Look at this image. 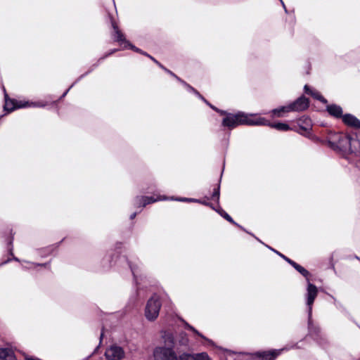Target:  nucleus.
Listing matches in <instances>:
<instances>
[{
    "instance_id": "obj_24",
    "label": "nucleus",
    "mask_w": 360,
    "mask_h": 360,
    "mask_svg": "<svg viewBox=\"0 0 360 360\" xmlns=\"http://www.w3.org/2000/svg\"><path fill=\"white\" fill-rule=\"evenodd\" d=\"M221 216L225 218L227 221H229V222L233 224H236V222L233 220V219L225 212H223L222 213H221Z\"/></svg>"
},
{
    "instance_id": "obj_14",
    "label": "nucleus",
    "mask_w": 360,
    "mask_h": 360,
    "mask_svg": "<svg viewBox=\"0 0 360 360\" xmlns=\"http://www.w3.org/2000/svg\"><path fill=\"white\" fill-rule=\"evenodd\" d=\"M0 360H16V358L11 349H0Z\"/></svg>"
},
{
    "instance_id": "obj_8",
    "label": "nucleus",
    "mask_w": 360,
    "mask_h": 360,
    "mask_svg": "<svg viewBox=\"0 0 360 360\" xmlns=\"http://www.w3.org/2000/svg\"><path fill=\"white\" fill-rule=\"evenodd\" d=\"M105 355L108 360H122L124 357L125 352L122 347L115 345L106 349Z\"/></svg>"
},
{
    "instance_id": "obj_18",
    "label": "nucleus",
    "mask_w": 360,
    "mask_h": 360,
    "mask_svg": "<svg viewBox=\"0 0 360 360\" xmlns=\"http://www.w3.org/2000/svg\"><path fill=\"white\" fill-rule=\"evenodd\" d=\"M185 326H186V328L188 330H191V331H193L194 333H195L196 335H198L199 337H200L201 338L208 341V342H210V340H208L207 338H206L202 334H201L200 333H199L195 328H194L192 326L189 325L188 323H185Z\"/></svg>"
},
{
    "instance_id": "obj_10",
    "label": "nucleus",
    "mask_w": 360,
    "mask_h": 360,
    "mask_svg": "<svg viewBox=\"0 0 360 360\" xmlns=\"http://www.w3.org/2000/svg\"><path fill=\"white\" fill-rule=\"evenodd\" d=\"M5 99H6V103H5L4 108L6 110H7L8 112H11L13 110H15V108H24V107L27 106L26 103H18L17 101H15L14 100L7 99L6 94L5 95Z\"/></svg>"
},
{
    "instance_id": "obj_1",
    "label": "nucleus",
    "mask_w": 360,
    "mask_h": 360,
    "mask_svg": "<svg viewBox=\"0 0 360 360\" xmlns=\"http://www.w3.org/2000/svg\"><path fill=\"white\" fill-rule=\"evenodd\" d=\"M222 124L230 129L236 127L240 124L261 125L266 124V119L264 117H255L239 112L236 114L228 113L223 119Z\"/></svg>"
},
{
    "instance_id": "obj_11",
    "label": "nucleus",
    "mask_w": 360,
    "mask_h": 360,
    "mask_svg": "<svg viewBox=\"0 0 360 360\" xmlns=\"http://www.w3.org/2000/svg\"><path fill=\"white\" fill-rule=\"evenodd\" d=\"M343 122L351 127L360 129V121L350 114H346L342 117Z\"/></svg>"
},
{
    "instance_id": "obj_32",
    "label": "nucleus",
    "mask_w": 360,
    "mask_h": 360,
    "mask_svg": "<svg viewBox=\"0 0 360 360\" xmlns=\"http://www.w3.org/2000/svg\"><path fill=\"white\" fill-rule=\"evenodd\" d=\"M115 51H116V49L112 50V52H110L108 55H110V54H112V53H114V52H115Z\"/></svg>"
},
{
    "instance_id": "obj_26",
    "label": "nucleus",
    "mask_w": 360,
    "mask_h": 360,
    "mask_svg": "<svg viewBox=\"0 0 360 360\" xmlns=\"http://www.w3.org/2000/svg\"><path fill=\"white\" fill-rule=\"evenodd\" d=\"M163 70H165L167 72L169 73V75H172L173 77H174L175 78L177 79L178 81H179L180 82H182V80L178 77L176 75H175L172 72H171L170 70H167V68H162Z\"/></svg>"
},
{
    "instance_id": "obj_34",
    "label": "nucleus",
    "mask_w": 360,
    "mask_h": 360,
    "mask_svg": "<svg viewBox=\"0 0 360 360\" xmlns=\"http://www.w3.org/2000/svg\"><path fill=\"white\" fill-rule=\"evenodd\" d=\"M280 1H281V3H282L283 6L285 7L284 4H283V2L282 1V0H280Z\"/></svg>"
},
{
    "instance_id": "obj_9",
    "label": "nucleus",
    "mask_w": 360,
    "mask_h": 360,
    "mask_svg": "<svg viewBox=\"0 0 360 360\" xmlns=\"http://www.w3.org/2000/svg\"><path fill=\"white\" fill-rule=\"evenodd\" d=\"M179 360H211V359L206 352L198 354L184 353L179 356Z\"/></svg>"
},
{
    "instance_id": "obj_31",
    "label": "nucleus",
    "mask_w": 360,
    "mask_h": 360,
    "mask_svg": "<svg viewBox=\"0 0 360 360\" xmlns=\"http://www.w3.org/2000/svg\"><path fill=\"white\" fill-rule=\"evenodd\" d=\"M136 212L133 213V214L130 216V219H133L136 217Z\"/></svg>"
},
{
    "instance_id": "obj_4",
    "label": "nucleus",
    "mask_w": 360,
    "mask_h": 360,
    "mask_svg": "<svg viewBox=\"0 0 360 360\" xmlns=\"http://www.w3.org/2000/svg\"><path fill=\"white\" fill-rule=\"evenodd\" d=\"M337 144L342 150L354 153L356 149H354L353 147L355 148L356 145H359V141L356 139H351L348 136L339 134Z\"/></svg>"
},
{
    "instance_id": "obj_16",
    "label": "nucleus",
    "mask_w": 360,
    "mask_h": 360,
    "mask_svg": "<svg viewBox=\"0 0 360 360\" xmlns=\"http://www.w3.org/2000/svg\"><path fill=\"white\" fill-rule=\"evenodd\" d=\"M160 198H154L153 197L141 196L136 198L137 203L139 206L145 207L146 205L156 202Z\"/></svg>"
},
{
    "instance_id": "obj_5",
    "label": "nucleus",
    "mask_w": 360,
    "mask_h": 360,
    "mask_svg": "<svg viewBox=\"0 0 360 360\" xmlns=\"http://www.w3.org/2000/svg\"><path fill=\"white\" fill-rule=\"evenodd\" d=\"M155 360H179L174 350L169 347H159L153 352Z\"/></svg>"
},
{
    "instance_id": "obj_30",
    "label": "nucleus",
    "mask_w": 360,
    "mask_h": 360,
    "mask_svg": "<svg viewBox=\"0 0 360 360\" xmlns=\"http://www.w3.org/2000/svg\"><path fill=\"white\" fill-rule=\"evenodd\" d=\"M218 112H219L221 115H227L228 113H226L225 111H223V110H219V111H217Z\"/></svg>"
},
{
    "instance_id": "obj_7",
    "label": "nucleus",
    "mask_w": 360,
    "mask_h": 360,
    "mask_svg": "<svg viewBox=\"0 0 360 360\" xmlns=\"http://www.w3.org/2000/svg\"><path fill=\"white\" fill-rule=\"evenodd\" d=\"M317 294L318 290L316 286L312 283H309L307 293V304L309 307V323H310L311 319L312 304L314 303L315 298L317 296Z\"/></svg>"
},
{
    "instance_id": "obj_15",
    "label": "nucleus",
    "mask_w": 360,
    "mask_h": 360,
    "mask_svg": "<svg viewBox=\"0 0 360 360\" xmlns=\"http://www.w3.org/2000/svg\"><path fill=\"white\" fill-rule=\"evenodd\" d=\"M328 113L335 117H340L342 114V110L340 106L337 105H330L327 106Z\"/></svg>"
},
{
    "instance_id": "obj_13",
    "label": "nucleus",
    "mask_w": 360,
    "mask_h": 360,
    "mask_svg": "<svg viewBox=\"0 0 360 360\" xmlns=\"http://www.w3.org/2000/svg\"><path fill=\"white\" fill-rule=\"evenodd\" d=\"M304 92L311 96L314 98L321 101L323 103H327V101L321 95V94L316 90L311 89L308 85H305L304 87Z\"/></svg>"
},
{
    "instance_id": "obj_12",
    "label": "nucleus",
    "mask_w": 360,
    "mask_h": 360,
    "mask_svg": "<svg viewBox=\"0 0 360 360\" xmlns=\"http://www.w3.org/2000/svg\"><path fill=\"white\" fill-rule=\"evenodd\" d=\"M278 354L277 351L263 352L257 353L256 356L258 360H274Z\"/></svg>"
},
{
    "instance_id": "obj_29",
    "label": "nucleus",
    "mask_w": 360,
    "mask_h": 360,
    "mask_svg": "<svg viewBox=\"0 0 360 360\" xmlns=\"http://www.w3.org/2000/svg\"><path fill=\"white\" fill-rule=\"evenodd\" d=\"M205 101V102H206V103H207V104H208V105H210V106L213 110H214L215 111H219V109H218V108H217L216 107H214V106L212 105L211 104L208 103L206 101V100H205V101Z\"/></svg>"
},
{
    "instance_id": "obj_6",
    "label": "nucleus",
    "mask_w": 360,
    "mask_h": 360,
    "mask_svg": "<svg viewBox=\"0 0 360 360\" xmlns=\"http://www.w3.org/2000/svg\"><path fill=\"white\" fill-rule=\"evenodd\" d=\"M112 28L114 30L112 36H113L114 39L116 41H117L119 43H124L125 44L124 48L129 47V49H131L136 52L140 51L139 49L135 47L129 41L126 40L124 35L123 34L122 31L119 29L117 25L115 22H112Z\"/></svg>"
},
{
    "instance_id": "obj_21",
    "label": "nucleus",
    "mask_w": 360,
    "mask_h": 360,
    "mask_svg": "<svg viewBox=\"0 0 360 360\" xmlns=\"http://www.w3.org/2000/svg\"><path fill=\"white\" fill-rule=\"evenodd\" d=\"M295 269L304 277H307L309 275V271L300 265L297 266Z\"/></svg>"
},
{
    "instance_id": "obj_19",
    "label": "nucleus",
    "mask_w": 360,
    "mask_h": 360,
    "mask_svg": "<svg viewBox=\"0 0 360 360\" xmlns=\"http://www.w3.org/2000/svg\"><path fill=\"white\" fill-rule=\"evenodd\" d=\"M185 326H186V328L188 330H191V331H193L194 333H195L196 335H198L199 337H200L201 338L208 341V342H210V340H208L207 338H206L202 334H201L200 333H199L195 328H194L192 326L189 325L188 323H185Z\"/></svg>"
},
{
    "instance_id": "obj_22",
    "label": "nucleus",
    "mask_w": 360,
    "mask_h": 360,
    "mask_svg": "<svg viewBox=\"0 0 360 360\" xmlns=\"http://www.w3.org/2000/svg\"><path fill=\"white\" fill-rule=\"evenodd\" d=\"M212 198L216 199L217 201L219 198V186H218L216 188H214V192L212 193Z\"/></svg>"
},
{
    "instance_id": "obj_27",
    "label": "nucleus",
    "mask_w": 360,
    "mask_h": 360,
    "mask_svg": "<svg viewBox=\"0 0 360 360\" xmlns=\"http://www.w3.org/2000/svg\"><path fill=\"white\" fill-rule=\"evenodd\" d=\"M278 255L282 257L283 258L286 262H288L289 264H290V262H291L292 260L289 258H288L287 257H285V255L281 254V253H278Z\"/></svg>"
},
{
    "instance_id": "obj_17",
    "label": "nucleus",
    "mask_w": 360,
    "mask_h": 360,
    "mask_svg": "<svg viewBox=\"0 0 360 360\" xmlns=\"http://www.w3.org/2000/svg\"><path fill=\"white\" fill-rule=\"evenodd\" d=\"M265 125H269L271 128H274L279 131H288L290 129L289 125L285 123L278 122V123L271 124V123H269L266 120Z\"/></svg>"
},
{
    "instance_id": "obj_28",
    "label": "nucleus",
    "mask_w": 360,
    "mask_h": 360,
    "mask_svg": "<svg viewBox=\"0 0 360 360\" xmlns=\"http://www.w3.org/2000/svg\"><path fill=\"white\" fill-rule=\"evenodd\" d=\"M290 264H291L295 269H296L297 266L300 265V264H297L296 262H295L292 260L291 262H290Z\"/></svg>"
},
{
    "instance_id": "obj_2",
    "label": "nucleus",
    "mask_w": 360,
    "mask_h": 360,
    "mask_svg": "<svg viewBox=\"0 0 360 360\" xmlns=\"http://www.w3.org/2000/svg\"><path fill=\"white\" fill-rule=\"evenodd\" d=\"M309 100L304 96H301L295 102L287 106H283L280 108L273 110L272 112L278 117H281L282 112H288L290 111H302L309 107Z\"/></svg>"
},
{
    "instance_id": "obj_25",
    "label": "nucleus",
    "mask_w": 360,
    "mask_h": 360,
    "mask_svg": "<svg viewBox=\"0 0 360 360\" xmlns=\"http://www.w3.org/2000/svg\"><path fill=\"white\" fill-rule=\"evenodd\" d=\"M140 53L147 56L148 57H149L151 60H153L156 64H158L161 68H163V66L158 62L153 57L149 56L148 54H147L146 53H143L142 52L141 50L139 51Z\"/></svg>"
},
{
    "instance_id": "obj_3",
    "label": "nucleus",
    "mask_w": 360,
    "mask_h": 360,
    "mask_svg": "<svg viewBox=\"0 0 360 360\" xmlns=\"http://www.w3.org/2000/svg\"><path fill=\"white\" fill-rule=\"evenodd\" d=\"M161 307V302L158 295L152 296L147 302L145 315L148 320L153 321L157 319Z\"/></svg>"
},
{
    "instance_id": "obj_33",
    "label": "nucleus",
    "mask_w": 360,
    "mask_h": 360,
    "mask_svg": "<svg viewBox=\"0 0 360 360\" xmlns=\"http://www.w3.org/2000/svg\"><path fill=\"white\" fill-rule=\"evenodd\" d=\"M131 271H132V274L134 275L135 274L134 270L132 269Z\"/></svg>"
},
{
    "instance_id": "obj_20",
    "label": "nucleus",
    "mask_w": 360,
    "mask_h": 360,
    "mask_svg": "<svg viewBox=\"0 0 360 360\" xmlns=\"http://www.w3.org/2000/svg\"><path fill=\"white\" fill-rule=\"evenodd\" d=\"M181 82L182 84H184L188 88V90H190L191 91L195 94L199 98H200L203 101H205V99L200 94V93L196 89H195L193 87H192L191 86H190L189 84H188L187 83L184 82L183 80Z\"/></svg>"
},
{
    "instance_id": "obj_23",
    "label": "nucleus",
    "mask_w": 360,
    "mask_h": 360,
    "mask_svg": "<svg viewBox=\"0 0 360 360\" xmlns=\"http://www.w3.org/2000/svg\"><path fill=\"white\" fill-rule=\"evenodd\" d=\"M305 127H301L302 129H304L305 131H309L311 129V120L308 118H305Z\"/></svg>"
}]
</instances>
